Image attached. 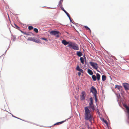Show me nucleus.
<instances>
[{"mask_svg": "<svg viewBox=\"0 0 129 129\" xmlns=\"http://www.w3.org/2000/svg\"><path fill=\"white\" fill-rule=\"evenodd\" d=\"M42 39L43 40H44L46 41H48L47 39H46L45 38H42Z\"/></svg>", "mask_w": 129, "mask_h": 129, "instance_id": "32", "label": "nucleus"}, {"mask_svg": "<svg viewBox=\"0 0 129 129\" xmlns=\"http://www.w3.org/2000/svg\"><path fill=\"white\" fill-rule=\"evenodd\" d=\"M85 92L83 91L82 93V95L81 96V100H83L85 99Z\"/></svg>", "mask_w": 129, "mask_h": 129, "instance_id": "6", "label": "nucleus"}, {"mask_svg": "<svg viewBox=\"0 0 129 129\" xmlns=\"http://www.w3.org/2000/svg\"><path fill=\"white\" fill-rule=\"evenodd\" d=\"M59 33V31H52L50 32V34L52 35H56V37L57 38L59 37L58 35Z\"/></svg>", "mask_w": 129, "mask_h": 129, "instance_id": "4", "label": "nucleus"}, {"mask_svg": "<svg viewBox=\"0 0 129 129\" xmlns=\"http://www.w3.org/2000/svg\"><path fill=\"white\" fill-rule=\"evenodd\" d=\"M96 78L98 81H99L100 79V75L98 73H97L96 74Z\"/></svg>", "mask_w": 129, "mask_h": 129, "instance_id": "15", "label": "nucleus"}, {"mask_svg": "<svg viewBox=\"0 0 129 129\" xmlns=\"http://www.w3.org/2000/svg\"><path fill=\"white\" fill-rule=\"evenodd\" d=\"M80 60L81 62L83 64L84 63V60L83 58V57H81L80 58Z\"/></svg>", "mask_w": 129, "mask_h": 129, "instance_id": "19", "label": "nucleus"}, {"mask_svg": "<svg viewBox=\"0 0 129 129\" xmlns=\"http://www.w3.org/2000/svg\"><path fill=\"white\" fill-rule=\"evenodd\" d=\"M71 42H67L66 40H63L62 41V43L64 45H66L70 44Z\"/></svg>", "mask_w": 129, "mask_h": 129, "instance_id": "7", "label": "nucleus"}, {"mask_svg": "<svg viewBox=\"0 0 129 129\" xmlns=\"http://www.w3.org/2000/svg\"><path fill=\"white\" fill-rule=\"evenodd\" d=\"M68 46L74 50H79V47L78 45L74 43L70 42V44L68 45Z\"/></svg>", "mask_w": 129, "mask_h": 129, "instance_id": "2", "label": "nucleus"}, {"mask_svg": "<svg viewBox=\"0 0 129 129\" xmlns=\"http://www.w3.org/2000/svg\"><path fill=\"white\" fill-rule=\"evenodd\" d=\"M88 129H89V128H90L88 126Z\"/></svg>", "mask_w": 129, "mask_h": 129, "instance_id": "37", "label": "nucleus"}, {"mask_svg": "<svg viewBox=\"0 0 129 129\" xmlns=\"http://www.w3.org/2000/svg\"><path fill=\"white\" fill-rule=\"evenodd\" d=\"M34 42H35L36 43H40L41 41L40 40H36V39H34Z\"/></svg>", "mask_w": 129, "mask_h": 129, "instance_id": "20", "label": "nucleus"}, {"mask_svg": "<svg viewBox=\"0 0 129 129\" xmlns=\"http://www.w3.org/2000/svg\"><path fill=\"white\" fill-rule=\"evenodd\" d=\"M33 28V27L31 26H28V29L29 30H31Z\"/></svg>", "mask_w": 129, "mask_h": 129, "instance_id": "25", "label": "nucleus"}, {"mask_svg": "<svg viewBox=\"0 0 129 129\" xmlns=\"http://www.w3.org/2000/svg\"><path fill=\"white\" fill-rule=\"evenodd\" d=\"M34 31L36 32V33H37L38 32V29L36 28H35L34 29Z\"/></svg>", "mask_w": 129, "mask_h": 129, "instance_id": "26", "label": "nucleus"}, {"mask_svg": "<svg viewBox=\"0 0 129 129\" xmlns=\"http://www.w3.org/2000/svg\"><path fill=\"white\" fill-rule=\"evenodd\" d=\"M128 119H129V114H128Z\"/></svg>", "mask_w": 129, "mask_h": 129, "instance_id": "35", "label": "nucleus"}, {"mask_svg": "<svg viewBox=\"0 0 129 129\" xmlns=\"http://www.w3.org/2000/svg\"><path fill=\"white\" fill-rule=\"evenodd\" d=\"M90 102L89 103V106H91V105H93V99L91 97L90 99Z\"/></svg>", "mask_w": 129, "mask_h": 129, "instance_id": "14", "label": "nucleus"}, {"mask_svg": "<svg viewBox=\"0 0 129 129\" xmlns=\"http://www.w3.org/2000/svg\"><path fill=\"white\" fill-rule=\"evenodd\" d=\"M126 111L128 114H129V108L126 110Z\"/></svg>", "mask_w": 129, "mask_h": 129, "instance_id": "33", "label": "nucleus"}, {"mask_svg": "<svg viewBox=\"0 0 129 129\" xmlns=\"http://www.w3.org/2000/svg\"><path fill=\"white\" fill-rule=\"evenodd\" d=\"M62 0H60V1H59V4H58V5L61 8H62L63 7L62 6Z\"/></svg>", "mask_w": 129, "mask_h": 129, "instance_id": "12", "label": "nucleus"}, {"mask_svg": "<svg viewBox=\"0 0 129 129\" xmlns=\"http://www.w3.org/2000/svg\"><path fill=\"white\" fill-rule=\"evenodd\" d=\"M82 53L80 51H77V55L79 57H81L82 55Z\"/></svg>", "mask_w": 129, "mask_h": 129, "instance_id": "16", "label": "nucleus"}, {"mask_svg": "<svg viewBox=\"0 0 129 129\" xmlns=\"http://www.w3.org/2000/svg\"><path fill=\"white\" fill-rule=\"evenodd\" d=\"M76 69L77 70L80 71L81 73H83V70L82 69L80 68L79 67L78 65L77 66Z\"/></svg>", "mask_w": 129, "mask_h": 129, "instance_id": "9", "label": "nucleus"}, {"mask_svg": "<svg viewBox=\"0 0 129 129\" xmlns=\"http://www.w3.org/2000/svg\"><path fill=\"white\" fill-rule=\"evenodd\" d=\"M92 78L94 81H95L96 79V78L95 75H92Z\"/></svg>", "mask_w": 129, "mask_h": 129, "instance_id": "18", "label": "nucleus"}, {"mask_svg": "<svg viewBox=\"0 0 129 129\" xmlns=\"http://www.w3.org/2000/svg\"><path fill=\"white\" fill-rule=\"evenodd\" d=\"M34 39H35V38H29L27 40H28L32 41L34 42Z\"/></svg>", "mask_w": 129, "mask_h": 129, "instance_id": "22", "label": "nucleus"}, {"mask_svg": "<svg viewBox=\"0 0 129 129\" xmlns=\"http://www.w3.org/2000/svg\"><path fill=\"white\" fill-rule=\"evenodd\" d=\"M61 9L62 10L67 14V16L69 17V18H70V16L69 14L64 9V8L63 7H62Z\"/></svg>", "mask_w": 129, "mask_h": 129, "instance_id": "10", "label": "nucleus"}, {"mask_svg": "<svg viewBox=\"0 0 129 129\" xmlns=\"http://www.w3.org/2000/svg\"><path fill=\"white\" fill-rule=\"evenodd\" d=\"M124 91H123V92H122V93H124Z\"/></svg>", "mask_w": 129, "mask_h": 129, "instance_id": "38", "label": "nucleus"}, {"mask_svg": "<svg viewBox=\"0 0 129 129\" xmlns=\"http://www.w3.org/2000/svg\"><path fill=\"white\" fill-rule=\"evenodd\" d=\"M104 122H105V123L107 125H108V122H107V121L106 120H104Z\"/></svg>", "mask_w": 129, "mask_h": 129, "instance_id": "29", "label": "nucleus"}, {"mask_svg": "<svg viewBox=\"0 0 129 129\" xmlns=\"http://www.w3.org/2000/svg\"><path fill=\"white\" fill-rule=\"evenodd\" d=\"M82 129H85L84 128H82Z\"/></svg>", "mask_w": 129, "mask_h": 129, "instance_id": "39", "label": "nucleus"}, {"mask_svg": "<svg viewBox=\"0 0 129 129\" xmlns=\"http://www.w3.org/2000/svg\"><path fill=\"white\" fill-rule=\"evenodd\" d=\"M123 86L126 90H128L129 89V85L127 83H125L124 84Z\"/></svg>", "mask_w": 129, "mask_h": 129, "instance_id": "8", "label": "nucleus"}, {"mask_svg": "<svg viewBox=\"0 0 129 129\" xmlns=\"http://www.w3.org/2000/svg\"><path fill=\"white\" fill-rule=\"evenodd\" d=\"M87 72L90 75H92L93 74L92 71L89 69H88Z\"/></svg>", "mask_w": 129, "mask_h": 129, "instance_id": "11", "label": "nucleus"}, {"mask_svg": "<svg viewBox=\"0 0 129 129\" xmlns=\"http://www.w3.org/2000/svg\"><path fill=\"white\" fill-rule=\"evenodd\" d=\"M102 80L103 81H105L106 79V77L105 76L103 75L102 77Z\"/></svg>", "mask_w": 129, "mask_h": 129, "instance_id": "21", "label": "nucleus"}, {"mask_svg": "<svg viewBox=\"0 0 129 129\" xmlns=\"http://www.w3.org/2000/svg\"><path fill=\"white\" fill-rule=\"evenodd\" d=\"M95 98V100L96 102L97 101V96H96V95L95 94L94 95Z\"/></svg>", "mask_w": 129, "mask_h": 129, "instance_id": "31", "label": "nucleus"}, {"mask_svg": "<svg viewBox=\"0 0 129 129\" xmlns=\"http://www.w3.org/2000/svg\"><path fill=\"white\" fill-rule=\"evenodd\" d=\"M124 107L126 109V110L127 109L129 108L128 107V106L126 105H124Z\"/></svg>", "mask_w": 129, "mask_h": 129, "instance_id": "28", "label": "nucleus"}, {"mask_svg": "<svg viewBox=\"0 0 129 129\" xmlns=\"http://www.w3.org/2000/svg\"><path fill=\"white\" fill-rule=\"evenodd\" d=\"M89 107H86L84 108V119L91 122L93 117L91 114L90 111L88 109Z\"/></svg>", "mask_w": 129, "mask_h": 129, "instance_id": "1", "label": "nucleus"}, {"mask_svg": "<svg viewBox=\"0 0 129 129\" xmlns=\"http://www.w3.org/2000/svg\"><path fill=\"white\" fill-rule=\"evenodd\" d=\"M90 92H92L94 95L95 94L96 95L97 93L96 89L93 86L91 88Z\"/></svg>", "mask_w": 129, "mask_h": 129, "instance_id": "5", "label": "nucleus"}, {"mask_svg": "<svg viewBox=\"0 0 129 129\" xmlns=\"http://www.w3.org/2000/svg\"><path fill=\"white\" fill-rule=\"evenodd\" d=\"M122 87L120 85H116L115 86V88H117L119 90H120V89L122 88Z\"/></svg>", "mask_w": 129, "mask_h": 129, "instance_id": "17", "label": "nucleus"}, {"mask_svg": "<svg viewBox=\"0 0 129 129\" xmlns=\"http://www.w3.org/2000/svg\"><path fill=\"white\" fill-rule=\"evenodd\" d=\"M66 120H64V121H61V122H57V123L55 124H54V125H59L60 124H61L63 123L64 122H65L66 121Z\"/></svg>", "mask_w": 129, "mask_h": 129, "instance_id": "13", "label": "nucleus"}, {"mask_svg": "<svg viewBox=\"0 0 129 129\" xmlns=\"http://www.w3.org/2000/svg\"><path fill=\"white\" fill-rule=\"evenodd\" d=\"M85 28L86 29V30H90V29H89V28L87 26H85Z\"/></svg>", "mask_w": 129, "mask_h": 129, "instance_id": "30", "label": "nucleus"}, {"mask_svg": "<svg viewBox=\"0 0 129 129\" xmlns=\"http://www.w3.org/2000/svg\"><path fill=\"white\" fill-rule=\"evenodd\" d=\"M21 32L22 33H23L24 34H25L26 35H29V34L28 33H27L26 32H24V31H22Z\"/></svg>", "mask_w": 129, "mask_h": 129, "instance_id": "23", "label": "nucleus"}, {"mask_svg": "<svg viewBox=\"0 0 129 129\" xmlns=\"http://www.w3.org/2000/svg\"><path fill=\"white\" fill-rule=\"evenodd\" d=\"M15 27L17 29H19L20 28L17 25H16L15 24H14Z\"/></svg>", "mask_w": 129, "mask_h": 129, "instance_id": "27", "label": "nucleus"}, {"mask_svg": "<svg viewBox=\"0 0 129 129\" xmlns=\"http://www.w3.org/2000/svg\"><path fill=\"white\" fill-rule=\"evenodd\" d=\"M69 18V19H70V21H72L71 20V17H70V18Z\"/></svg>", "mask_w": 129, "mask_h": 129, "instance_id": "36", "label": "nucleus"}, {"mask_svg": "<svg viewBox=\"0 0 129 129\" xmlns=\"http://www.w3.org/2000/svg\"><path fill=\"white\" fill-rule=\"evenodd\" d=\"M78 76H80L81 75V72H79L78 73Z\"/></svg>", "mask_w": 129, "mask_h": 129, "instance_id": "34", "label": "nucleus"}, {"mask_svg": "<svg viewBox=\"0 0 129 129\" xmlns=\"http://www.w3.org/2000/svg\"><path fill=\"white\" fill-rule=\"evenodd\" d=\"M89 107H91V109L93 110H95V108L94 106L93 105H91V106H89Z\"/></svg>", "mask_w": 129, "mask_h": 129, "instance_id": "24", "label": "nucleus"}, {"mask_svg": "<svg viewBox=\"0 0 129 129\" xmlns=\"http://www.w3.org/2000/svg\"><path fill=\"white\" fill-rule=\"evenodd\" d=\"M89 63L90 65L91 66L93 69L96 70L98 72H99V70L98 69V66L97 63L92 62H90Z\"/></svg>", "mask_w": 129, "mask_h": 129, "instance_id": "3", "label": "nucleus"}]
</instances>
